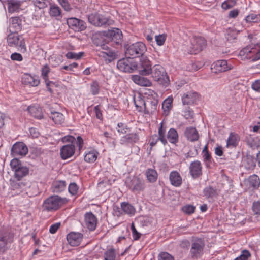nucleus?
I'll return each instance as SVG.
<instances>
[{"mask_svg": "<svg viewBox=\"0 0 260 260\" xmlns=\"http://www.w3.org/2000/svg\"><path fill=\"white\" fill-rule=\"evenodd\" d=\"M68 202V200L66 198L57 195L51 196L44 200L42 208L44 210L47 211H56Z\"/></svg>", "mask_w": 260, "mask_h": 260, "instance_id": "1", "label": "nucleus"}, {"mask_svg": "<svg viewBox=\"0 0 260 260\" xmlns=\"http://www.w3.org/2000/svg\"><path fill=\"white\" fill-rule=\"evenodd\" d=\"M152 77L159 84L167 86L170 82L169 78L165 69L160 65L155 64L151 71Z\"/></svg>", "mask_w": 260, "mask_h": 260, "instance_id": "2", "label": "nucleus"}, {"mask_svg": "<svg viewBox=\"0 0 260 260\" xmlns=\"http://www.w3.org/2000/svg\"><path fill=\"white\" fill-rule=\"evenodd\" d=\"M207 46L206 40L202 37L194 36L190 41L187 46V52L189 54H196L202 51Z\"/></svg>", "mask_w": 260, "mask_h": 260, "instance_id": "3", "label": "nucleus"}, {"mask_svg": "<svg viewBox=\"0 0 260 260\" xmlns=\"http://www.w3.org/2000/svg\"><path fill=\"white\" fill-rule=\"evenodd\" d=\"M242 59H249L256 61L260 59V47L247 46L239 52Z\"/></svg>", "mask_w": 260, "mask_h": 260, "instance_id": "4", "label": "nucleus"}, {"mask_svg": "<svg viewBox=\"0 0 260 260\" xmlns=\"http://www.w3.org/2000/svg\"><path fill=\"white\" fill-rule=\"evenodd\" d=\"M145 45L141 42H136L129 45L125 51V54L131 58L144 57L143 55L146 51Z\"/></svg>", "mask_w": 260, "mask_h": 260, "instance_id": "5", "label": "nucleus"}, {"mask_svg": "<svg viewBox=\"0 0 260 260\" xmlns=\"http://www.w3.org/2000/svg\"><path fill=\"white\" fill-rule=\"evenodd\" d=\"M125 184L127 187L134 193H139L145 188V181L138 176H133L127 178Z\"/></svg>", "mask_w": 260, "mask_h": 260, "instance_id": "6", "label": "nucleus"}, {"mask_svg": "<svg viewBox=\"0 0 260 260\" xmlns=\"http://www.w3.org/2000/svg\"><path fill=\"white\" fill-rule=\"evenodd\" d=\"M14 234L9 229H0V253H3L8 248V245L13 242Z\"/></svg>", "mask_w": 260, "mask_h": 260, "instance_id": "7", "label": "nucleus"}, {"mask_svg": "<svg viewBox=\"0 0 260 260\" xmlns=\"http://www.w3.org/2000/svg\"><path fill=\"white\" fill-rule=\"evenodd\" d=\"M204 247L205 243L203 239L201 238L193 239L189 251L191 257L193 259L200 258L203 254Z\"/></svg>", "mask_w": 260, "mask_h": 260, "instance_id": "8", "label": "nucleus"}, {"mask_svg": "<svg viewBox=\"0 0 260 260\" xmlns=\"http://www.w3.org/2000/svg\"><path fill=\"white\" fill-rule=\"evenodd\" d=\"M137 64L133 59L129 57L122 58L118 61L117 67L120 71L124 72H133L137 69Z\"/></svg>", "mask_w": 260, "mask_h": 260, "instance_id": "9", "label": "nucleus"}, {"mask_svg": "<svg viewBox=\"0 0 260 260\" xmlns=\"http://www.w3.org/2000/svg\"><path fill=\"white\" fill-rule=\"evenodd\" d=\"M91 24L96 26H106L112 24L113 21L101 15H91L88 17Z\"/></svg>", "mask_w": 260, "mask_h": 260, "instance_id": "10", "label": "nucleus"}, {"mask_svg": "<svg viewBox=\"0 0 260 260\" xmlns=\"http://www.w3.org/2000/svg\"><path fill=\"white\" fill-rule=\"evenodd\" d=\"M166 128L164 127L163 123H160L158 131V136L153 135L150 139V145L151 147L154 146L158 141H160L164 145L167 144L168 142L166 138Z\"/></svg>", "mask_w": 260, "mask_h": 260, "instance_id": "11", "label": "nucleus"}, {"mask_svg": "<svg viewBox=\"0 0 260 260\" xmlns=\"http://www.w3.org/2000/svg\"><path fill=\"white\" fill-rule=\"evenodd\" d=\"M152 70L150 60L147 57H142L140 59V66L139 67L140 74L143 76L149 75Z\"/></svg>", "mask_w": 260, "mask_h": 260, "instance_id": "12", "label": "nucleus"}, {"mask_svg": "<svg viewBox=\"0 0 260 260\" xmlns=\"http://www.w3.org/2000/svg\"><path fill=\"white\" fill-rule=\"evenodd\" d=\"M231 65H229L228 61L225 60H220L213 63L211 67L213 72L215 73L227 71L232 69Z\"/></svg>", "mask_w": 260, "mask_h": 260, "instance_id": "13", "label": "nucleus"}, {"mask_svg": "<svg viewBox=\"0 0 260 260\" xmlns=\"http://www.w3.org/2000/svg\"><path fill=\"white\" fill-rule=\"evenodd\" d=\"M67 23L69 26L75 31H81L86 28V23L84 21L76 18H69Z\"/></svg>", "mask_w": 260, "mask_h": 260, "instance_id": "14", "label": "nucleus"}, {"mask_svg": "<svg viewBox=\"0 0 260 260\" xmlns=\"http://www.w3.org/2000/svg\"><path fill=\"white\" fill-rule=\"evenodd\" d=\"M100 46L105 51L101 52L100 55V56L104 58L105 60H108L109 62H111L115 59L116 56L115 52L111 50L107 44H102Z\"/></svg>", "mask_w": 260, "mask_h": 260, "instance_id": "15", "label": "nucleus"}, {"mask_svg": "<svg viewBox=\"0 0 260 260\" xmlns=\"http://www.w3.org/2000/svg\"><path fill=\"white\" fill-rule=\"evenodd\" d=\"M189 172L193 178L201 176L202 174V167L201 162L199 160L192 162L189 166Z\"/></svg>", "mask_w": 260, "mask_h": 260, "instance_id": "16", "label": "nucleus"}, {"mask_svg": "<svg viewBox=\"0 0 260 260\" xmlns=\"http://www.w3.org/2000/svg\"><path fill=\"white\" fill-rule=\"evenodd\" d=\"M75 153V145L67 144L60 149V156L62 159H66L72 156Z\"/></svg>", "mask_w": 260, "mask_h": 260, "instance_id": "17", "label": "nucleus"}, {"mask_svg": "<svg viewBox=\"0 0 260 260\" xmlns=\"http://www.w3.org/2000/svg\"><path fill=\"white\" fill-rule=\"evenodd\" d=\"M83 235L78 232H71L67 236L68 243L72 246L78 245L82 239Z\"/></svg>", "mask_w": 260, "mask_h": 260, "instance_id": "18", "label": "nucleus"}, {"mask_svg": "<svg viewBox=\"0 0 260 260\" xmlns=\"http://www.w3.org/2000/svg\"><path fill=\"white\" fill-rule=\"evenodd\" d=\"M85 223L89 230L93 231L96 226L97 219L92 213H87L85 215Z\"/></svg>", "mask_w": 260, "mask_h": 260, "instance_id": "19", "label": "nucleus"}, {"mask_svg": "<svg viewBox=\"0 0 260 260\" xmlns=\"http://www.w3.org/2000/svg\"><path fill=\"white\" fill-rule=\"evenodd\" d=\"M158 101L155 98H148L146 101V108L145 112L147 114H152L157 110Z\"/></svg>", "mask_w": 260, "mask_h": 260, "instance_id": "20", "label": "nucleus"}, {"mask_svg": "<svg viewBox=\"0 0 260 260\" xmlns=\"http://www.w3.org/2000/svg\"><path fill=\"white\" fill-rule=\"evenodd\" d=\"M247 145L252 149H255L260 147V138L254 135H248L245 140Z\"/></svg>", "mask_w": 260, "mask_h": 260, "instance_id": "21", "label": "nucleus"}, {"mask_svg": "<svg viewBox=\"0 0 260 260\" xmlns=\"http://www.w3.org/2000/svg\"><path fill=\"white\" fill-rule=\"evenodd\" d=\"M139 140V136L136 133H129L122 137L120 140L121 145H127L137 142Z\"/></svg>", "mask_w": 260, "mask_h": 260, "instance_id": "22", "label": "nucleus"}, {"mask_svg": "<svg viewBox=\"0 0 260 260\" xmlns=\"http://www.w3.org/2000/svg\"><path fill=\"white\" fill-rule=\"evenodd\" d=\"M199 99L198 94L196 92H188L182 97L183 105H191L195 103Z\"/></svg>", "mask_w": 260, "mask_h": 260, "instance_id": "23", "label": "nucleus"}, {"mask_svg": "<svg viewBox=\"0 0 260 260\" xmlns=\"http://www.w3.org/2000/svg\"><path fill=\"white\" fill-rule=\"evenodd\" d=\"M107 35L116 44L119 43L122 37L121 31L116 28H113L111 29L108 30Z\"/></svg>", "mask_w": 260, "mask_h": 260, "instance_id": "24", "label": "nucleus"}, {"mask_svg": "<svg viewBox=\"0 0 260 260\" xmlns=\"http://www.w3.org/2000/svg\"><path fill=\"white\" fill-rule=\"evenodd\" d=\"M22 82L26 85L32 86H37L40 83V79L37 76H32L29 74H26L22 77Z\"/></svg>", "mask_w": 260, "mask_h": 260, "instance_id": "25", "label": "nucleus"}, {"mask_svg": "<svg viewBox=\"0 0 260 260\" xmlns=\"http://www.w3.org/2000/svg\"><path fill=\"white\" fill-rule=\"evenodd\" d=\"M63 142H69L70 144H74L76 143L79 147V150H80L83 145V140L82 137L80 136L77 137V140L75 138L71 135H67L62 138Z\"/></svg>", "mask_w": 260, "mask_h": 260, "instance_id": "26", "label": "nucleus"}, {"mask_svg": "<svg viewBox=\"0 0 260 260\" xmlns=\"http://www.w3.org/2000/svg\"><path fill=\"white\" fill-rule=\"evenodd\" d=\"M240 138L238 134L231 133L226 140V147L233 148L236 147L239 144Z\"/></svg>", "mask_w": 260, "mask_h": 260, "instance_id": "27", "label": "nucleus"}, {"mask_svg": "<svg viewBox=\"0 0 260 260\" xmlns=\"http://www.w3.org/2000/svg\"><path fill=\"white\" fill-rule=\"evenodd\" d=\"M184 135L186 138L191 142L197 141L199 137L198 131L196 128L193 127H187Z\"/></svg>", "mask_w": 260, "mask_h": 260, "instance_id": "28", "label": "nucleus"}, {"mask_svg": "<svg viewBox=\"0 0 260 260\" xmlns=\"http://www.w3.org/2000/svg\"><path fill=\"white\" fill-rule=\"evenodd\" d=\"M10 166L14 172L13 178L10 179V188L12 190L16 189V158L14 157L10 162Z\"/></svg>", "mask_w": 260, "mask_h": 260, "instance_id": "29", "label": "nucleus"}, {"mask_svg": "<svg viewBox=\"0 0 260 260\" xmlns=\"http://www.w3.org/2000/svg\"><path fill=\"white\" fill-rule=\"evenodd\" d=\"M169 179L171 184L175 187H179L182 184V178L179 173L176 171L171 172Z\"/></svg>", "mask_w": 260, "mask_h": 260, "instance_id": "30", "label": "nucleus"}, {"mask_svg": "<svg viewBox=\"0 0 260 260\" xmlns=\"http://www.w3.org/2000/svg\"><path fill=\"white\" fill-rule=\"evenodd\" d=\"M132 80L138 85L142 86L149 87L152 85V83L149 79L146 77L139 75H134L132 77Z\"/></svg>", "mask_w": 260, "mask_h": 260, "instance_id": "31", "label": "nucleus"}, {"mask_svg": "<svg viewBox=\"0 0 260 260\" xmlns=\"http://www.w3.org/2000/svg\"><path fill=\"white\" fill-rule=\"evenodd\" d=\"M242 165L247 170H253L255 167V159L251 155H247L243 158Z\"/></svg>", "mask_w": 260, "mask_h": 260, "instance_id": "32", "label": "nucleus"}, {"mask_svg": "<svg viewBox=\"0 0 260 260\" xmlns=\"http://www.w3.org/2000/svg\"><path fill=\"white\" fill-rule=\"evenodd\" d=\"M121 208L123 212L129 216H133L136 213L135 208L128 202H122Z\"/></svg>", "mask_w": 260, "mask_h": 260, "instance_id": "33", "label": "nucleus"}, {"mask_svg": "<svg viewBox=\"0 0 260 260\" xmlns=\"http://www.w3.org/2000/svg\"><path fill=\"white\" fill-rule=\"evenodd\" d=\"M50 118L57 124H61L64 120L63 115L59 112L54 111L52 109H50Z\"/></svg>", "mask_w": 260, "mask_h": 260, "instance_id": "34", "label": "nucleus"}, {"mask_svg": "<svg viewBox=\"0 0 260 260\" xmlns=\"http://www.w3.org/2000/svg\"><path fill=\"white\" fill-rule=\"evenodd\" d=\"M167 140H168L170 143L176 144L179 141V136L177 131L173 128H170L166 136Z\"/></svg>", "mask_w": 260, "mask_h": 260, "instance_id": "35", "label": "nucleus"}, {"mask_svg": "<svg viewBox=\"0 0 260 260\" xmlns=\"http://www.w3.org/2000/svg\"><path fill=\"white\" fill-rule=\"evenodd\" d=\"M50 71V68L47 65L44 66L41 70V74L45 80L46 83V86L50 92H51V89L49 87L51 84H53V83L52 81H50L48 80V74Z\"/></svg>", "mask_w": 260, "mask_h": 260, "instance_id": "36", "label": "nucleus"}, {"mask_svg": "<svg viewBox=\"0 0 260 260\" xmlns=\"http://www.w3.org/2000/svg\"><path fill=\"white\" fill-rule=\"evenodd\" d=\"M147 180L149 182L154 183L156 181L158 177L157 171L153 169H148L145 172Z\"/></svg>", "mask_w": 260, "mask_h": 260, "instance_id": "37", "label": "nucleus"}, {"mask_svg": "<svg viewBox=\"0 0 260 260\" xmlns=\"http://www.w3.org/2000/svg\"><path fill=\"white\" fill-rule=\"evenodd\" d=\"M29 169L27 167L23 166L17 159V180L25 176L28 174Z\"/></svg>", "mask_w": 260, "mask_h": 260, "instance_id": "38", "label": "nucleus"}, {"mask_svg": "<svg viewBox=\"0 0 260 260\" xmlns=\"http://www.w3.org/2000/svg\"><path fill=\"white\" fill-rule=\"evenodd\" d=\"M98 155V152L95 150L87 151L84 155V160L89 163L93 162L96 160Z\"/></svg>", "mask_w": 260, "mask_h": 260, "instance_id": "39", "label": "nucleus"}, {"mask_svg": "<svg viewBox=\"0 0 260 260\" xmlns=\"http://www.w3.org/2000/svg\"><path fill=\"white\" fill-rule=\"evenodd\" d=\"M30 114L36 118L40 119L43 118V113L41 109L37 106H30L27 108Z\"/></svg>", "mask_w": 260, "mask_h": 260, "instance_id": "40", "label": "nucleus"}, {"mask_svg": "<svg viewBox=\"0 0 260 260\" xmlns=\"http://www.w3.org/2000/svg\"><path fill=\"white\" fill-rule=\"evenodd\" d=\"M66 185V182L64 181H55L52 185V191L56 193L60 192L64 190Z\"/></svg>", "mask_w": 260, "mask_h": 260, "instance_id": "41", "label": "nucleus"}, {"mask_svg": "<svg viewBox=\"0 0 260 260\" xmlns=\"http://www.w3.org/2000/svg\"><path fill=\"white\" fill-rule=\"evenodd\" d=\"M28 149L25 144L22 142H17V155L22 157L28 153Z\"/></svg>", "mask_w": 260, "mask_h": 260, "instance_id": "42", "label": "nucleus"}, {"mask_svg": "<svg viewBox=\"0 0 260 260\" xmlns=\"http://www.w3.org/2000/svg\"><path fill=\"white\" fill-rule=\"evenodd\" d=\"M134 103L137 109L139 111L145 110V108H146V101L140 96H139L137 99L135 98Z\"/></svg>", "mask_w": 260, "mask_h": 260, "instance_id": "43", "label": "nucleus"}, {"mask_svg": "<svg viewBox=\"0 0 260 260\" xmlns=\"http://www.w3.org/2000/svg\"><path fill=\"white\" fill-rule=\"evenodd\" d=\"M249 185L254 188H257L260 185V180L256 175L250 176L248 178Z\"/></svg>", "mask_w": 260, "mask_h": 260, "instance_id": "44", "label": "nucleus"}, {"mask_svg": "<svg viewBox=\"0 0 260 260\" xmlns=\"http://www.w3.org/2000/svg\"><path fill=\"white\" fill-rule=\"evenodd\" d=\"M10 34L8 36L7 42L9 46H15L16 44V38L15 34L16 32V30L10 29Z\"/></svg>", "mask_w": 260, "mask_h": 260, "instance_id": "45", "label": "nucleus"}, {"mask_svg": "<svg viewBox=\"0 0 260 260\" xmlns=\"http://www.w3.org/2000/svg\"><path fill=\"white\" fill-rule=\"evenodd\" d=\"M8 5V11L13 13L16 11V0H6L4 2Z\"/></svg>", "mask_w": 260, "mask_h": 260, "instance_id": "46", "label": "nucleus"}, {"mask_svg": "<svg viewBox=\"0 0 260 260\" xmlns=\"http://www.w3.org/2000/svg\"><path fill=\"white\" fill-rule=\"evenodd\" d=\"M204 193L207 198H212L216 196V190L211 186H208L204 189Z\"/></svg>", "mask_w": 260, "mask_h": 260, "instance_id": "47", "label": "nucleus"}, {"mask_svg": "<svg viewBox=\"0 0 260 260\" xmlns=\"http://www.w3.org/2000/svg\"><path fill=\"white\" fill-rule=\"evenodd\" d=\"M238 32L233 29H229L227 30L226 38L230 42H232L237 38Z\"/></svg>", "mask_w": 260, "mask_h": 260, "instance_id": "48", "label": "nucleus"}, {"mask_svg": "<svg viewBox=\"0 0 260 260\" xmlns=\"http://www.w3.org/2000/svg\"><path fill=\"white\" fill-rule=\"evenodd\" d=\"M49 14L52 17H57L61 14L60 8L56 5H52L50 8Z\"/></svg>", "mask_w": 260, "mask_h": 260, "instance_id": "49", "label": "nucleus"}, {"mask_svg": "<svg viewBox=\"0 0 260 260\" xmlns=\"http://www.w3.org/2000/svg\"><path fill=\"white\" fill-rule=\"evenodd\" d=\"M115 252L113 248H110L105 253V260H115Z\"/></svg>", "mask_w": 260, "mask_h": 260, "instance_id": "50", "label": "nucleus"}, {"mask_svg": "<svg viewBox=\"0 0 260 260\" xmlns=\"http://www.w3.org/2000/svg\"><path fill=\"white\" fill-rule=\"evenodd\" d=\"M172 101L173 99L172 98H168L163 102L162 108L164 109V111L169 112L171 107Z\"/></svg>", "mask_w": 260, "mask_h": 260, "instance_id": "51", "label": "nucleus"}, {"mask_svg": "<svg viewBox=\"0 0 260 260\" xmlns=\"http://www.w3.org/2000/svg\"><path fill=\"white\" fill-rule=\"evenodd\" d=\"M158 260H174V257L168 252H161L158 255Z\"/></svg>", "mask_w": 260, "mask_h": 260, "instance_id": "52", "label": "nucleus"}, {"mask_svg": "<svg viewBox=\"0 0 260 260\" xmlns=\"http://www.w3.org/2000/svg\"><path fill=\"white\" fill-rule=\"evenodd\" d=\"M203 157L204 161H210L211 156L208 150V145H206L202 151Z\"/></svg>", "mask_w": 260, "mask_h": 260, "instance_id": "53", "label": "nucleus"}, {"mask_svg": "<svg viewBox=\"0 0 260 260\" xmlns=\"http://www.w3.org/2000/svg\"><path fill=\"white\" fill-rule=\"evenodd\" d=\"M83 54V53L82 52L76 53L72 52H69L66 54V56L69 59H79L81 58Z\"/></svg>", "mask_w": 260, "mask_h": 260, "instance_id": "54", "label": "nucleus"}, {"mask_svg": "<svg viewBox=\"0 0 260 260\" xmlns=\"http://www.w3.org/2000/svg\"><path fill=\"white\" fill-rule=\"evenodd\" d=\"M251 256V254L249 251L244 250L241 252V254L234 260H248Z\"/></svg>", "mask_w": 260, "mask_h": 260, "instance_id": "55", "label": "nucleus"}, {"mask_svg": "<svg viewBox=\"0 0 260 260\" xmlns=\"http://www.w3.org/2000/svg\"><path fill=\"white\" fill-rule=\"evenodd\" d=\"M235 4V1L228 0L222 4L221 7L223 9L228 10L233 7Z\"/></svg>", "mask_w": 260, "mask_h": 260, "instance_id": "56", "label": "nucleus"}, {"mask_svg": "<svg viewBox=\"0 0 260 260\" xmlns=\"http://www.w3.org/2000/svg\"><path fill=\"white\" fill-rule=\"evenodd\" d=\"M91 91L93 95L98 94L99 92L100 86L97 81H93L90 86Z\"/></svg>", "mask_w": 260, "mask_h": 260, "instance_id": "57", "label": "nucleus"}, {"mask_svg": "<svg viewBox=\"0 0 260 260\" xmlns=\"http://www.w3.org/2000/svg\"><path fill=\"white\" fill-rule=\"evenodd\" d=\"M68 190L69 192L72 194V195H75L76 194L78 190V186L75 183H70L68 187Z\"/></svg>", "mask_w": 260, "mask_h": 260, "instance_id": "58", "label": "nucleus"}, {"mask_svg": "<svg viewBox=\"0 0 260 260\" xmlns=\"http://www.w3.org/2000/svg\"><path fill=\"white\" fill-rule=\"evenodd\" d=\"M245 20L247 22H257L259 21V18L257 15L251 14L246 17Z\"/></svg>", "mask_w": 260, "mask_h": 260, "instance_id": "59", "label": "nucleus"}, {"mask_svg": "<svg viewBox=\"0 0 260 260\" xmlns=\"http://www.w3.org/2000/svg\"><path fill=\"white\" fill-rule=\"evenodd\" d=\"M194 210L195 207L190 205L184 206L182 208V211L188 214H191L194 213Z\"/></svg>", "mask_w": 260, "mask_h": 260, "instance_id": "60", "label": "nucleus"}, {"mask_svg": "<svg viewBox=\"0 0 260 260\" xmlns=\"http://www.w3.org/2000/svg\"><path fill=\"white\" fill-rule=\"evenodd\" d=\"M155 38L156 43L159 46L162 45L164 44L166 39V35H156L155 36Z\"/></svg>", "mask_w": 260, "mask_h": 260, "instance_id": "61", "label": "nucleus"}, {"mask_svg": "<svg viewBox=\"0 0 260 260\" xmlns=\"http://www.w3.org/2000/svg\"><path fill=\"white\" fill-rule=\"evenodd\" d=\"M252 209L254 214L260 215V202H254L253 203Z\"/></svg>", "mask_w": 260, "mask_h": 260, "instance_id": "62", "label": "nucleus"}, {"mask_svg": "<svg viewBox=\"0 0 260 260\" xmlns=\"http://www.w3.org/2000/svg\"><path fill=\"white\" fill-rule=\"evenodd\" d=\"M60 5L63 7L64 10L69 11L71 10V7L67 0H57Z\"/></svg>", "mask_w": 260, "mask_h": 260, "instance_id": "63", "label": "nucleus"}, {"mask_svg": "<svg viewBox=\"0 0 260 260\" xmlns=\"http://www.w3.org/2000/svg\"><path fill=\"white\" fill-rule=\"evenodd\" d=\"M118 128L117 131L121 134H125L128 129L127 126L122 123H119L117 124Z\"/></svg>", "mask_w": 260, "mask_h": 260, "instance_id": "64", "label": "nucleus"}]
</instances>
